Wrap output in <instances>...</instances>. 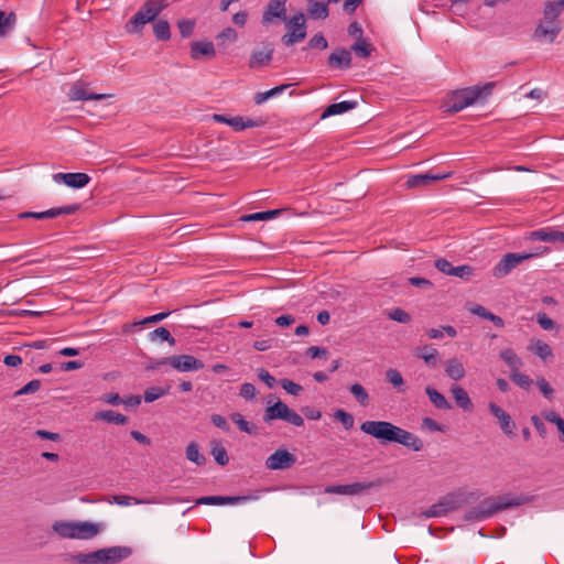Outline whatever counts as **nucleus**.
Wrapping results in <instances>:
<instances>
[{
	"label": "nucleus",
	"instance_id": "obj_1",
	"mask_svg": "<svg viewBox=\"0 0 564 564\" xmlns=\"http://www.w3.org/2000/svg\"><path fill=\"white\" fill-rule=\"evenodd\" d=\"M360 430L381 443H399L415 452L423 448V442L417 436L387 421H365Z\"/></svg>",
	"mask_w": 564,
	"mask_h": 564
},
{
	"label": "nucleus",
	"instance_id": "obj_2",
	"mask_svg": "<svg viewBox=\"0 0 564 564\" xmlns=\"http://www.w3.org/2000/svg\"><path fill=\"white\" fill-rule=\"evenodd\" d=\"M130 554L131 550L129 547L113 546L91 553H78L69 557L76 564H113L129 557Z\"/></svg>",
	"mask_w": 564,
	"mask_h": 564
},
{
	"label": "nucleus",
	"instance_id": "obj_3",
	"mask_svg": "<svg viewBox=\"0 0 564 564\" xmlns=\"http://www.w3.org/2000/svg\"><path fill=\"white\" fill-rule=\"evenodd\" d=\"M167 7L162 0H148L127 22L126 30L128 33H139L143 26L155 20V18Z\"/></svg>",
	"mask_w": 564,
	"mask_h": 564
},
{
	"label": "nucleus",
	"instance_id": "obj_4",
	"mask_svg": "<svg viewBox=\"0 0 564 564\" xmlns=\"http://www.w3.org/2000/svg\"><path fill=\"white\" fill-rule=\"evenodd\" d=\"M491 87V85H487L484 88L469 87L454 91L445 102L446 110L449 112H458L463 110L477 101L481 97L484 90H486V94H489Z\"/></svg>",
	"mask_w": 564,
	"mask_h": 564
},
{
	"label": "nucleus",
	"instance_id": "obj_5",
	"mask_svg": "<svg viewBox=\"0 0 564 564\" xmlns=\"http://www.w3.org/2000/svg\"><path fill=\"white\" fill-rule=\"evenodd\" d=\"M274 420H283L294 426H303L304 420L303 417L291 410L285 403L278 401L272 405H269L263 414V421L270 423Z\"/></svg>",
	"mask_w": 564,
	"mask_h": 564
},
{
	"label": "nucleus",
	"instance_id": "obj_6",
	"mask_svg": "<svg viewBox=\"0 0 564 564\" xmlns=\"http://www.w3.org/2000/svg\"><path fill=\"white\" fill-rule=\"evenodd\" d=\"M288 32L282 36L281 41L285 46H292L302 42L306 37V23L304 13L299 12L292 18L283 21Z\"/></svg>",
	"mask_w": 564,
	"mask_h": 564
},
{
	"label": "nucleus",
	"instance_id": "obj_7",
	"mask_svg": "<svg viewBox=\"0 0 564 564\" xmlns=\"http://www.w3.org/2000/svg\"><path fill=\"white\" fill-rule=\"evenodd\" d=\"M514 500H506L505 498L489 499L470 512V518L485 520L494 516L497 511L505 510L512 506H518Z\"/></svg>",
	"mask_w": 564,
	"mask_h": 564
},
{
	"label": "nucleus",
	"instance_id": "obj_8",
	"mask_svg": "<svg viewBox=\"0 0 564 564\" xmlns=\"http://www.w3.org/2000/svg\"><path fill=\"white\" fill-rule=\"evenodd\" d=\"M532 253H507L495 265L494 275L496 278H503L508 275L512 269L520 264L523 260L531 258Z\"/></svg>",
	"mask_w": 564,
	"mask_h": 564
},
{
	"label": "nucleus",
	"instance_id": "obj_9",
	"mask_svg": "<svg viewBox=\"0 0 564 564\" xmlns=\"http://www.w3.org/2000/svg\"><path fill=\"white\" fill-rule=\"evenodd\" d=\"M296 463V456L286 449H276L265 460V467L270 470H282L292 467Z\"/></svg>",
	"mask_w": 564,
	"mask_h": 564
},
{
	"label": "nucleus",
	"instance_id": "obj_10",
	"mask_svg": "<svg viewBox=\"0 0 564 564\" xmlns=\"http://www.w3.org/2000/svg\"><path fill=\"white\" fill-rule=\"evenodd\" d=\"M378 482H354L348 485H332L325 488L327 494L345 495V496H357L361 495L366 490L377 486Z\"/></svg>",
	"mask_w": 564,
	"mask_h": 564
},
{
	"label": "nucleus",
	"instance_id": "obj_11",
	"mask_svg": "<svg viewBox=\"0 0 564 564\" xmlns=\"http://www.w3.org/2000/svg\"><path fill=\"white\" fill-rule=\"evenodd\" d=\"M79 206L77 204L54 207L50 208L45 212H25L19 215L20 218H35V219H50L55 218L63 215H72L78 210Z\"/></svg>",
	"mask_w": 564,
	"mask_h": 564
},
{
	"label": "nucleus",
	"instance_id": "obj_12",
	"mask_svg": "<svg viewBox=\"0 0 564 564\" xmlns=\"http://www.w3.org/2000/svg\"><path fill=\"white\" fill-rule=\"evenodd\" d=\"M68 99L72 101L78 100H104L110 97L108 94H95L89 93L87 88V84L80 80L74 83L68 93Z\"/></svg>",
	"mask_w": 564,
	"mask_h": 564
},
{
	"label": "nucleus",
	"instance_id": "obj_13",
	"mask_svg": "<svg viewBox=\"0 0 564 564\" xmlns=\"http://www.w3.org/2000/svg\"><path fill=\"white\" fill-rule=\"evenodd\" d=\"M169 365L182 372L196 371L204 368L203 361L191 355H177L169 357Z\"/></svg>",
	"mask_w": 564,
	"mask_h": 564
},
{
	"label": "nucleus",
	"instance_id": "obj_14",
	"mask_svg": "<svg viewBox=\"0 0 564 564\" xmlns=\"http://www.w3.org/2000/svg\"><path fill=\"white\" fill-rule=\"evenodd\" d=\"M284 0H270L262 14V24L269 25L274 19L286 21V7Z\"/></svg>",
	"mask_w": 564,
	"mask_h": 564
},
{
	"label": "nucleus",
	"instance_id": "obj_15",
	"mask_svg": "<svg viewBox=\"0 0 564 564\" xmlns=\"http://www.w3.org/2000/svg\"><path fill=\"white\" fill-rule=\"evenodd\" d=\"M489 412L492 416H495L500 425L502 432L508 436L512 437L514 435L516 424L512 421L511 416L498 404L495 402H490L488 404Z\"/></svg>",
	"mask_w": 564,
	"mask_h": 564
},
{
	"label": "nucleus",
	"instance_id": "obj_16",
	"mask_svg": "<svg viewBox=\"0 0 564 564\" xmlns=\"http://www.w3.org/2000/svg\"><path fill=\"white\" fill-rule=\"evenodd\" d=\"M561 31L560 22L557 20L546 19L538 25L534 36L540 40H545L552 43Z\"/></svg>",
	"mask_w": 564,
	"mask_h": 564
},
{
	"label": "nucleus",
	"instance_id": "obj_17",
	"mask_svg": "<svg viewBox=\"0 0 564 564\" xmlns=\"http://www.w3.org/2000/svg\"><path fill=\"white\" fill-rule=\"evenodd\" d=\"M53 180L56 183H63L68 187L73 188H83L89 182L90 177L86 173H56L53 175Z\"/></svg>",
	"mask_w": 564,
	"mask_h": 564
},
{
	"label": "nucleus",
	"instance_id": "obj_18",
	"mask_svg": "<svg viewBox=\"0 0 564 564\" xmlns=\"http://www.w3.org/2000/svg\"><path fill=\"white\" fill-rule=\"evenodd\" d=\"M456 508V502L453 498H443L437 503L431 506L423 512H421V517L424 519L430 518H440L446 516L449 511Z\"/></svg>",
	"mask_w": 564,
	"mask_h": 564
},
{
	"label": "nucleus",
	"instance_id": "obj_19",
	"mask_svg": "<svg viewBox=\"0 0 564 564\" xmlns=\"http://www.w3.org/2000/svg\"><path fill=\"white\" fill-rule=\"evenodd\" d=\"M452 175L451 172L446 173H434L432 171H429L424 174H416L411 175L406 181V186L409 188L419 187V186H425L429 185L432 182L446 180Z\"/></svg>",
	"mask_w": 564,
	"mask_h": 564
},
{
	"label": "nucleus",
	"instance_id": "obj_20",
	"mask_svg": "<svg viewBox=\"0 0 564 564\" xmlns=\"http://www.w3.org/2000/svg\"><path fill=\"white\" fill-rule=\"evenodd\" d=\"M101 531L97 523L88 521H75V539L89 540L95 538Z\"/></svg>",
	"mask_w": 564,
	"mask_h": 564
},
{
	"label": "nucleus",
	"instance_id": "obj_21",
	"mask_svg": "<svg viewBox=\"0 0 564 564\" xmlns=\"http://www.w3.org/2000/svg\"><path fill=\"white\" fill-rule=\"evenodd\" d=\"M328 65L333 68H349L351 66V54L346 48L335 50L328 56Z\"/></svg>",
	"mask_w": 564,
	"mask_h": 564
},
{
	"label": "nucleus",
	"instance_id": "obj_22",
	"mask_svg": "<svg viewBox=\"0 0 564 564\" xmlns=\"http://www.w3.org/2000/svg\"><path fill=\"white\" fill-rule=\"evenodd\" d=\"M529 238L539 241L564 242V232L541 228L530 232Z\"/></svg>",
	"mask_w": 564,
	"mask_h": 564
},
{
	"label": "nucleus",
	"instance_id": "obj_23",
	"mask_svg": "<svg viewBox=\"0 0 564 564\" xmlns=\"http://www.w3.org/2000/svg\"><path fill=\"white\" fill-rule=\"evenodd\" d=\"M215 55L216 50L212 42L197 41L191 45V56L193 59H199L202 56L214 57Z\"/></svg>",
	"mask_w": 564,
	"mask_h": 564
},
{
	"label": "nucleus",
	"instance_id": "obj_24",
	"mask_svg": "<svg viewBox=\"0 0 564 564\" xmlns=\"http://www.w3.org/2000/svg\"><path fill=\"white\" fill-rule=\"evenodd\" d=\"M445 373L452 380L459 381L465 377L466 370L463 362L456 358H451L445 362Z\"/></svg>",
	"mask_w": 564,
	"mask_h": 564
},
{
	"label": "nucleus",
	"instance_id": "obj_25",
	"mask_svg": "<svg viewBox=\"0 0 564 564\" xmlns=\"http://www.w3.org/2000/svg\"><path fill=\"white\" fill-rule=\"evenodd\" d=\"M415 356L423 359L429 367H436L438 364V351L431 346H422L415 349Z\"/></svg>",
	"mask_w": 564,
	"mask_h": 564
},
{
	"label": "nucleus",
	"instance_id": "obj_26",
	"mask_svg": "<svg viewBox=\"0 0 564 564\" xmlns=\"http://www.w3.org/2000/svg\"><path fill=\"white\" fill-rule=\"evenodd\" d=\"M451 392L456 404L460 409H463L464 411L473 410V402L465 389H463L460 386H453Z\"/></svg>",
	"mask_w": 564,
	"mask_h": 564
},
{
	"label": "nucleus",
	"instance_id": "obj_27",
	"mask_svg": "<svg viewBox=\"0 0 564 564\" xmlns=\"http://www.w3.org/2000/svg\"><path fill=\"white\" fill-rule=\"evenodd\" d=\"M95 421H105L117 425H124L128 422V417L121 413L112 410L99 411L95 413Z\"/></svg>",
	"mask_w": 564,
	"mask_h": 564
},
{
	"label": "nucleus",
	"instance_id": "obj_28",
	"mask_svg": "<svg viewBox=\"0 0 564 564\" xmlns=\"http://www.w3.org/2000/svg\"><path fill=\"white\" fill-rule=\"evenodd\" d=\"M357 107V101H341L329 105L323 112V118L341 115Z\"/></svg>",
	"mask_w": 564,
	"mask_h": 564
},
{
	"label": "nucleus",
	"instance_id": "obj_29",
	"mask_svg": "<svg viewBox=\"0 0 564 564\" xmlns=\"http://www.w3.org/2000/svg\"><path fill=\"white\" fill-rule=\"evenodd\" d=\"M307 12L312 19L324 20L328 17L327 3L318 2L317 0H307Z\"/></svg>",
	"mask_w": 564,
	"mask_h": 564
},
{
	"label": "nucleus",
	"instance_id": "obj_30",
	"mask_svg": "<svg viewBox=\"0 0 564 564\" xmlns=\"http://www.w3.org/2000/svg\"><path fill=\"white\" fill-rule=\"evenodd\" d=\"M425 392H426L430 401L433 403V405L436 409L449 410L452 408V405L447 401V399L441 392H438L436 389H434L432 387H426Z\"/></svg>",
	"mask_w": 564,
	"mask_h": 564
},
{
	"label": "nucleus",
	"instance_id": "obj_31",
	"mask_svg": "<svg viewBox=\"0 0 564 564\" xmlns=\"http://www.w3.org/2000/svg\"><path fill=\"white\" fill-rule=\"evenodd\" d=\"M52 528L64 539H75V521H56Z\"/></svg>",
	"mask_w": 564,
	"mask_h": 564
},
{
	"label": "nucleus",
	"instance_id": "obj_32",
	"mask_svg": "<svg viewBox=\"0 0 564 564\" xmlns=\"http://www.w3.org/2000/svg\"><path fill=\"white\" fill-rule=\"evenodd\" d=\"M541 416L556 426L560 433V441L564 443V419H562L555 411L546 410L541 413Z\"/></svg>",
	"mask_w": 564,
	"mask_h": 564
},
{
	"label": "nucleus",
	"instance_id": "obj_33",
	"mask_svg": "<svg viewBox=\"0 0 564 564\" xmlns=\"http://www.w3.org/2000/svg\"><path fill=\"white\" fill-rule=\"evenodd\" d=\"M500 358L508 365L511 372H513L514 370H519L522 366V360L511 348H506L501 350Z\"/></svg>",
	"mask_w": 564,
	"mask_h": 564
},
{
	"label": "nucleus",
	"instance_id": "obj_34",
	"mask_svg": "<svg viewBox=\"0 0 564 564\" xmlns=\"http://www.w3.org/2000/svg\"><path fill=\"white\" fill-rule=\"evenodd\" d=\"M273 51L265 48L261 51H254L250 58V67H258L268 64L272 59Z\"/></svg>",
	"mask_w": 564,
	"mask_h": 564
},
{
	"label": "nucleus",
	"instance_id": "obj_35",
	"mask_svg": "<svg viewBox=\"0 0 564 564\" xmlns=\"http://www.w3.org/2000/svg\"><path fill=\"white\" fill-rule=\"evenodd\" d=\"M153 32L159 41H167L171 37L170 23L166 20H158L153 24Z\"/></svg>",
	"mask_w": 564,
	"mask_h": 564
},
{
	"label": "nucleus",
	"instance_id": "obj_36",
	"mask_svg": "<svg viewBox=\"0 0 564 564\" xmlns=\"http://www.w3.org/2000/svg\"><path fill=\"white\" fill-rule=\"evenodd\" d=\"M564 9V1H547L544 7V17L551 20H557Z\"/></svg>",
	"mask_w": 564,
	"mask_h": 564
},
{
	"label": "nucleus",
	"instance_id": "obj_37",
	"mask_svg": "<svg viewBox=\"0 0 564 564\" xmlns=\"http://www.w3.org/2000/svg\"><path fill=\"white\" fill-rule=\"evenodd\" d=\"M186 458L198 466H203L206 463V457L199 452V447L195 442L187 445Z\"/></svg>",
	"mask_w": 564,
	"mask_h": 564
},
{
	"label": "nucleus",
	"instance_id": "obj_38",
	"mask_svg": "<svg viewBox=\"0 0 564 564\" xmlns=\"http://www.w3.org/2000/svg\"><path fill=\"white\" fill-rule=\"evenodd\" d=\"M529 349L543 360L553 356L550 345L539 339L532 340Z\"/></svg>",
	"mask_w": 564,
	"mask_h": 564
},
{
	"label": "nucleus",
	"instance_id": "obj_39",
	"mask_svg": "<svg viewBox=\"0 0 564 564\" xmlns=\"http://www.w3.org/2000/svg\"><path fill=\"white\" fill-rule=\"evenodd\" d=\"M229 126L236 131H242L247 128H253L260 126V122L252 119H245L243 117L237 116L231 117Z\"/></svg>",
	"mask_w": 564,
	"mask_h": 564
},
{
	"label": "nucleus",
	"instance_id": "obj_40",
	"mask_svg": "<svg viewBox=\"0 0 564 564\" xmlns=\"http://www.w3.org/2000/svg\"><path fill=\"white\" fill-rule=\"evenodd\" d=\"M212 455L217 464L225 466L228 464L229 458L226 448L218 442L212 443Z\"/></svg>",
	"mask_w": 564,
	"mask_h": 564
},
{
	"label": "nucleus",
	"instance_id": "obj_41",
	"mask_svg": "<svg viewBox=\"0 0 564 564\" xmlns=\"http://www.w3.org/2000/svg\"><path fill=\"white\" fill-rule=\"evenodd\" d=\"M169 387H150L144 391L143 400L147 403L154 402L155 400L166 395L169 393Z\"/></svg>",
	"mask_w": 564,
	"mask_h": 564
},
{
	"label": "nucleus",
	"instance_id": "obj_42",
	"mask_svg": "<svg viewBox=\"0 0 564 564\" xmlns=\"http://www.w3.org/2000/svg\"><path fill=\"white\" fill-rule=\"evenodd\" d=\"M427 336L432 339H440L446 334L447 336L454 338L457 335L456 329L453 326H442L441 328H430L427 329Z\"/></svg>",
	"mask_w": 564,
	"mask_h": 564
},
{
	"label": "nucleus",
	"instance_id": "obj_43",
	"mask_svg": "<svg viewBox=\"0 0 564 564\" xmlns=\"http://www.w3.org/2000/svg\"><path fill=\"white\" fill-rule=\"evenodd\" d=\"M280 210H267V212H259L254 214L245 215L241 217L242 221H258V220H268L274 218L276 215H279Z\"/></svg>",
	"mask_w": 564,
	"mask_h": 564
},
{
	"label": "nucleus",
	"instance_id": "obj_44",
	"mask_svg": "<svg viewBox=\"0 0 564 564\" xmlns=\"http://www.w3.org/2000/svg\"><path fill=\"white\" fill-rule=\"evenodd\" d=\"M350 392L352 393V395L357 399V401L362 405V406H366L368 405V402H369V395H368V392L366 391V389L359 384V383H354L351 387H350Z\"/></svg>",
	"mask_w": 564,
	"mask_h": 564
},
{
	"label": "nucleus",
	"instance_id": "obj_45",
	"mask_svg": "<svg viewBox=\"0 0 564 564\" xmlns=\"http://www.w3.org/2000/svg\"><path fill=\"white\" fill-rule=\"evenodd\" d=\"M510 378L517 386L524 390H528L533 382L529 376L520 372L519 370L511 372Z\"/></svg>",
	"mask_w": 564,
	"mask_h": 564
},
{
	"label": "nucleus",
	"instance_id": "obj_46",
	"mask_svg": "<svg viewBox=\"0 0 564 564\" xmlns=\"http://www.w3.org/2000/svg\"><path fill=\"white\" fill-rule=\"evenodd\" d=\"M334 417L340 422L346 430H350L354 426V416L341 409L335 411Z\"/></svg>",
	"mask_w": 564,
	"mask_h": 564
},
{
	"label": "nucleus",
	"instance_id": "obj_47",
	"mask_svg": "<svg viewBox=\"0 0 564 564\" xmlns=\"http://www.w3.org/2000/svg\"><path fill=\"white\" fill-rule=\"evenodd\" d=\"M150 336L152 337V339L159 338L161 341H167L171 345H174L175 343V339L173 338L169 329H166L165 327H159L154 329L150 334Z\"/></svg>",
	"mask_w": 564,
	"mask_h": 564
},
{
	"label": "nucleus",
	"instance_id": "obj_48",
	"mask_svg": "<svg viewBox=\"0 0 564 564\" xmlns=\"http://www.w3.org/2000/svg\"><path fill=\"white\" fill-rule=\"evenodd\" d=\"M280 384L288 393L292 395H299L303 391V387L301 384L295 383L290 379H281Z\"/></svg>",
	"mask_w": 564,
	"mask_h": 564
},
{
	"label": "nucleus",
	"instance_id": "obj_49",
	"mask_svg": "<svg viewBox=\"0 0 564 564\" xmlns=\"http://www.w3.org/2000/svg\"><path fill=\"white\" fill-rule=\"evenodd\" d=\"M387 380L399 391H402L400 388L404 384V380L401 373L395 369H389L386 373Z\"/></svg>",
	"mask_w": 564,
	"mask_h": 564
},
{
	"label": "nucleus",
	"instance_id": "obj_50",
	"mask_svg": "<svg viewBox=\"0 0 564 564\" xmlns=\"http://www.w3.org/2000/svg\"><path fill=\"white\" fill-rule=\"evenodd\" d=\"M178 31L183 37H188L192 35L194 28H195V21L193 20H181L177 23Z\"/></svg>",
	"mask_w": 564,
	"mask_h": 564
},
{
	"label": "nucleus",
	"instance_id": "obj_51",
	"mask_svg": "<svg viewBox=\"0 0 564 564\" xmlns=\"http://www.w3.org/2000/svg\"><path fill=\"white\" fill-rule=\"evenodd\" d=\"M231 420L238 425L239 430L249 434L253 433L251 424L245 420V417L240 413H232Z\"/></svg>",
	"mask_w": 564,
	"mask_h": 564
},
{
	"label": "nucleus",
	"instance_id": "obj_52",
	"mask_svg": "<svg viewBox=\"0 0 564 564\" xmlns=\"http://www.w3.org/2000/svg\"><path fill=\"white\" fill-rule=\"evenodd\" d=\"M41 388V381L37 379L31 380L25 386H23L20 390L15 392V395L30 394L39 391Z\"/></svg>",
	"mask_w": 564,
	"mask_h": 564
},
{
	"label": "nucleus",
	"instance_id": "obj_53",
	"mask_svg": "<svg viewBox=\"0 0 564 564\" xmlns=\"http://www.w3.org/2000/svg\"><path fill=\"white\" fill-rule=\"evenodd\" d=\"M351 50L361 57H368L371 51L370 45L364 40H359L358 42H356L351 46Z\"/></svg>",
	"mask_w": 564,
	"mask_h": 564
},
{
	"label": "nucleus",
	"instance_id": "obj_54",
	"mask_svg": "<svg viewBox=\"0 0 564 564\" xmlns=\"http://www.w3.org/2000/svg\"><path fill=\"white\" fill-rule=\"evenodd\" d=\"M111 502H115L119 506H130L132 502L134 503H144L145 501L143 500H138V499H134L130 496H126V495H116V496H112L111 497Z\"/></svg>",
	"mask_w": 564,
	"mask_h": 564
},
{
	"label": "nucleus",
	"instance_id": "obj_55",
	"mask_svg": "<svg viewBox=\"0 0 564 564\" xmlns=\"http://www.w3.org/2000/svg\"><path fill=\"white\" fill-rule=\"evenodd\" d=\"M389 317L392 321L399 322V323H409L411 321V316L409 313L403 311L402 308H394L389 313Z\"/></svg>",
	"mask_w": 564,
	"mask_h": 564
},
{
	"label": "nucleus",
	"instance_id": "obj_56",
	"mask_svg": "<svg viewBox=\"0 0 564 564\" xmlns=\"http://www.w3.org/2000/svg\"><path fill=\"white\" fill-rule=\"evenodd\" d=\"M196 505L223 506L224 496H205L196 500Z\"/></svg>",
	"mask_w": 564,
	"mask_h": 564
},
{
	"label": "nucleus",
	"instance_id": "obj_57",
	"mask_svg": "<svg viewBox=\"0 0 564 564\" xmlns=\"http://www.w3.org/2000/svg\"><path fill=\"white\" fill-rule=\"evenodd\" d=\"M536 384H538L541 393L547 400H552L553 399L554 390H553V388L550 386V383L544 378L538 379Z\"/></svg>",
	"mask_w": 564,
	"mask_h": 564
},
{
	"label": "nucleus",
	"instance_id": "obj_58",
	"mask_svg": "<svg viewBox=\"0 0 564 564\" xmlns=\"http://www.w3.org/2000/svg\"><path fill=\"white\" fill-rule=\"evenodd\" d=\"M474 273V268L470 265H458L454 268L453 276H458L462 279H469Z\"/></svg>",
	"mask_w": 564,
	"mask_h": 564
},
{
	"label": "nucleus",
	"instance_id": "obj_59",
	"mask_svg": "<svg viewBox=\"0 0 564 564\" xmlns=\"http://www.w3.org/2000/svg\"><path fill=\"white\" fill-rule=\"evenodd\" d=\"M308 45H310L311 48H319V50H325L328 46L326 39L321 33L315 34L310 40Z\"/></svg>",
	"mask_w": 564,
	"mask_h": 564
},
{
	"label": "nucleus",
	"instance_id": "obj_60",
	"mask_svg": "<svg viewBox=\"0 0 564 564\" xmlns=\"http://www.w3.org/2000/svg\"><path fill=\"white\" fill-rule=\"evenodd\" d=\"M435 267L437 270H440L441 272L447 274V275H452L453 272H454V265L447 261L446 259H437L435 261Z\"/></svg>",
	"mask_w": 564,
	"mask_h": 564
},
{
	"label": "nucleus",
	"instance_id": "obj_61",
	"mask_svg": "<svg viewBox=\"0 0 564 564\" xmlns=\"http://www.w3.org/2000/svg\"><path fill=\"white\" fill-rule=\"evenodd\" d=\"M237 39H238V34L232 28H226L217 35V40L223 41V42H225V41L235 42V41H237Z\"/></svg>",
	"mask_w": 564,
	"mask_h": 564
},
{
	"label": "nucleus",
	"instance_id": "obj_62",
	"mask_svg": "<svg viewBox=\"0 0 564 564\" xmlns=\"http://www.w3.org/2000/svg\"><path fill=\"white\" fill-rule=\"evenodd\" d=\"M240 397L251 400L256 397V387L252 383H243L240 388Z\"/></svg>",
	"mask_w": 564,
	"mask_h": 564
},
{
	"label": "nucleus",
	"instance_id": "obj_63",
	"mask_svg": "<svg viewBox=\"0 0 564 564\" xmlns=\"http://www.w3.org/2000/svg\"><path fill=\"white\" fill-rule=\"evenodd\" d=\"M306 355L311 358H326L328 351L325 348H321L317 346H311L306 350Z\"/></svg>",
	"mask_w": 564,
	"mask_h": 564
},
{
	"label": "nucleus",
	"instance_id": "obj_64",
	"mask_svg": "<svg viewBox=\"0 0 564 564\" xmlns=\"http://www.w3.org/2000/svg\"><path fill=\"white\" fill-rule=\"evenodd\" d=\"M531 423L533 424L540 436L544 437L546 434V427L542 417L539 415H532Z\"/></svg>",
	"mask_w": 564,
	"mask_h": 564
}]
</instances>
